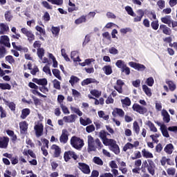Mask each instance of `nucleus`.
Listing matches in <instances>:
<instances>
[{
	"label": "nucleus",
	"mask_w": 177,
	"mask_h": 177,
	"mask_svg": "<svg viewBox=\"0 0 177 177\" xmlns=\"http://www.w3.org/2000/svg\"><path fill=\"white\" fill-rule=\"evenodd\" d=\"M146 168L152 176L156 175V163L151 159H147V160H144L142 164V167H136L132 169L133 174H139V171H142L144 174H146Z\"/></svg>",
	"instance_id": "1"
},
{
	"label": "nucleus",
	"mask_w": 177,
	"mask_h": 177,
	"mask_svg": "<svg viewBox=\"0 0 177 177\" xmlns=\"http://www.w3.org/2000/svg\"><path fill=\"white\" fill-rule=\"evenodd\" d=\"M103 147V144L99 138L93 139L92 136H88V153H92V151H96V149L101 150Z\"/></svg>",
	"instance_id": "2"
},
{
	"label": "nucleus",
	"mask_w": 177,
	"mask_h": 177,
	"mask_svg": "<svg viewBox=\"0 0 177 177\" xmlns=\"http://www.w3.org/2000/svg\"><path fill=\"white\" fill-rule=\"evenodd\" d=\"M71 145L76 150H81L85 143H84V140L74 136L71 138Z\"/></svg>",
	"instance_id": "3"
},
{
	"label": "nucleus",
	"mask_w": 177,
	"mask_h": 177,
	"mask_svg": "<svg viewBox=\"0 0 177 177\" xmlns=\"http://www.w3.org/2000/svg\"><path fill=\"white\" fill-rule=\"evenodd\" d=\"M104 146H109V150L116 155L120 154V147L117 145V141L110 138L107 142L104 144Z\"/></svg>",
	"instance_id": "4"
},
{
	"label": "nucleus",
	"mask_w": 177,
	"mask_h": 177,
	"mask_svg": "<svg viewBox=\"0 0 177 177\" xmlns=\"http://www.w3.org/2000/svg\"><path fill=\"white\" fill-rule=\"evenodd\" d=\"M74 160V161H76V162H78V158L79 156L77 155V153L73 151H66L64 153V160L65 162H68L70 160Z\"/></svg>",
	"instance_id": "5"
},
{
	"label": "nucleus",
	"mask_w": 177,
	"mask_h": 177,
	"mask_svg": "<svg viewBox=\"0 0 177 177\" xmlns=\"http://www.w3.org/2000/svg\"><path fill=\"white\" fill-rule=\"evenodd\" d=\"M21 32L28 38V41L30 43L32 42V41L35 39V35L32 33V30H28L27 28H21Z\"/></svg>",
	"instance_id": "6"
},
{
	"label": "nucleus",
	"mask_w": 177,
	"mask_h": 177,
	"mask_svg": "<svg viewBox=\"0 0 177 177\" xmlns=\"http://www.w3.org/2000/svg\"><path fill=\"white\" fill-rule=\"evenodd\" d=\"M132 109L133 111H136V113H138V114H146L147 113V108L140 105L139 104H134L132 106Z\"/></svg>",
	"instance_id": "7"
},
{
	"label": "nucleus",
	"mask_w": 177,
	"mask_h": 177,
	"mask_svg": "<svg viewBox=\"0 0 177 177\" xmlns=\"http://www.w3.org/2000/svg\"><path fill=\"white\" fill-rule=\"evenodd\" d=\"M77 168L85 175L91 174V167L86 163L78 162Z\"/></svg>",
	"instance_id": "8"
},
{
	"label": "nucleus",
	"mask_w": 177,
	"mask_h": 177,
	"mask_svg": "<svg viewBox=\"0 0 177 177\" xmlns=\"http://www.w3.org/2000/svg\"><path fill=\"white\" fill-rule=\"evenodd\" d=\"M129 66L135 70H138V71H145L146 70V66L145 65L133 62H129Z\"/></svg>",
	"instance_id": "9"
},
{
	"label": "nucleus",
	"mask_w": 177,
	"mask_h": 177,
	"mask_svg": "<svg viewBox=\"0 0 177 177\" xmlns=\"http://www.w3.org/2000/svg\"><path fill=\"white\" fill-rule=\"evenodd\" d=\"M34 129L35 131V135L37 138H39L44 135V124H35L34 127Z\"/></svg>",
	"instance_id": "10"
},
{
	"label": "nucleus",
	"mask_w": 177,
	"mask_h": 177,
	"mask_svg": "<svg viewBox=\"0 0 177 177\" xmlns=\"http://www.w3.org/2000/svg\"><path fill=\"white\" fill-rule=\"evenodd\" d=\"M59 142L66 144L68 142V131L64 129L62 130V135L59 137Z\"/></svg>",
	"instance_id": "11"
},
{
	"label": "nucleus",
	"mask_w": 177,
	"mask_h": 177,
	"mask_svg": "<svg viewBox=\"0 0 177 177\" xmlns=\"http://www.w3.org/2000/svg\"><path fill=\"white\" fill-rule=\"evenodd\" d=\"M0 44L4 45L6 48H10V39L8 35H3L0 37Z\"/></svg>",
	"instance_id": "12"
},
{
	"label": "nucleus",
	"mask_w": 177,
	"mask_h": 177,
	"mask_svg": "<svg viewBox=\"0 0 177 177\" xmlns=\"http://www.w3.org/2000/svg\"><path fill=\"white\" fill-rule=\"evenodd\" d=\"M9 138L6 136L0 137V149H8Z\"/></svg>",
	"instance_id": "13"
},
{
	"label": "nucleus",
	"mask_w": 177,
	"mask_h": 177,
	"mask_svg": "<svg viewBox=\"0 0 177 177\" xmlns=\"http://www.w3.org/2000/svg\"><path fill=\"white\" fill-rule=\"evenodd\" d=\"M136 13L138 15H136L133 18V22L139 23L140 21H142V19H143V17L145 16V11L142 9H139L137 10Z\"/></svg>",
	"instance_id": "14"
},
{
	"label": "nucleus",
	"mask_w": 177,
	"mask_h": 177,
	"mask_svg": "<svg viewBox=\"0 0 177 177\" xmlns=\"http://www.w3.org/2000/svg\"><path fill=\"white\" fill-rule=\"evenodd\" d=\"M51 149L54 150L53 157L55 158H59L62 154V148L57 145H53L51 146Z\"/></svg>",
	"instance_id": "15"
},
{
	"label": "nucleus",
	"mask_w": 177,
	"mask_h": 177,
	"mask_svg": "<svg viewBox=\"0 0 177 177\" xmlns=\"http://www.w3.org/2000/svg\"><path fill=\"white\" fill-rule=\"evenodd\" d=\"M32 81V82L37 84V85H41V86H46V85H48V80H46V78H33Z\"/></svg>",
	"instance_id": "16"
},
{
	"label": "nucleus",
	"mask_w": 177,
	"mask_h": 177,
	"mask_svg": "<svg viewBox=\"0 0 177 177\" xmlns=\"http://www.w3.org/2000/svg\"><path fill=\"white\" fill-rule=\"evenodd\" d=\"M159 28L165 35H171V34H172V30L167 26V25L161 24Z\"/></svg>",
	"instance_id": "17"
},
{
	"label": "nucleus",
	"mask_w": 177,
	"mask_h": 177,
	"mask_svg": "<svg viewBox=\"0 0 177 177\" xmlns=\"http://www.w3.org/2000/svg\"><path fill=\"white\" fill-rule=\"evenodd\" d=\"M19 129H20V133L22 134L26 133L27 130L28 129V124L26 121H23L19 122Z\"/></svg>",
	"instance_id": "18"
},
{
	"label": "nucleus",
	"mask_w": 177,
	"mask_h": 177,
	"mask_svg": "<svg viewBox=\"0 0 177 177\" xmlns=\"http://www.w3.org/2000/svg\"><path fill=\"white\" fill-rule=\"evenodd\" d=\"M77 117L78 116H77V115H70L68 116H64L63 118V120L66 123L75 122V120L77 118Z\"/></svg>",
	"instance_id": "19"
},
{
	"label": "nucleus",
	"mask_w": 177,
	"mask_h": 177,
	"mask_svg": "<svg viewBox=\"0 0 177 177\" xmlns=\"http://www.w3.org/2000/svg\"><path fill=\"white\" fill-rule=\"evenodd\" d=\"M162 116L163 117L162 120L164 122H166V124H168V122L171 121V116H169V113H168V111H167V110H162Z\"/></svg>",
	"instance_id": "20"
},
{
	"label": "nucleus",
	"mask_w": 177,
	"mask_h": 177,
	"mask_svg": "<svg viewBox=\"0 0 177 177\" xmlns=\"http://www.w3.org/2000/svg\"><path fill=\"white\" fill-rule=\"evenodd\" d=\"M165 82L167 85H168L169 89L171 92H174L176 89V84L174 81L167 79L165 80Z\"/></svg>",
	"instance_id": "21"
},
{
	"label": "nucleus",
	"mask_w": 177,
	"mask_h": 177,
	"mask_svg": "<svg viewBox=\"0 0 177 177\" xmlns=\"http://www.w3.org/2000/svg\"><path fill=\"white\" fill-rule=\"evenodd\" d=\"M30 113H31V111L28 108L22 109L20 118H21L22 120H26L27 117L30 115Z\"/></svg>",
	"instance_id": "22"
},
{
	"label": "nucleus",
	"mask_w": 177,
	"mask_h": 177,
	"mask_svg": "<svg viewBox=\"0 0 177 177\" xmlns=\"http://www.w3.org/2000/svg\"><path fill=\"white\" fill-rule=\"evenodd\" d=\"M162 136L165 138H169V133H168V130L167 129V125L161 124L160 128Z\"/></svg>",
	"instance_id": "23"
},
{
	"label": "nucleus",
	"mask_w": 177,
	"mask_h": 177,
	"mask_svg": "<svg viewBox=\"0 0 177 177\" xmlns=\"http://www.w3.org/2000/svg\"><path fill=\"white\" fill-rule=\"evenodd\" d=\"M96 79L86 78L82 82V86L89 85V84H96Z\"/></svg>",
	"instance_id": "24"
},
{
	"label": "nucleus",
	"mask_w": 177,
	"mask_h": 177,
	"mask_svg": "<svg viewBox=\"0 0 177 177\" xmlns=\"http://www.w3.org/2000/svg\"><path fill=\"white\" fill-rule=\"evenodd\" d=\"M162 23H164V24H167L169 27H171V15H166L165 17H163L160 19Z\"/></svg>",
	"instance_id": "25"
},
{
	"label": "nucleus",
	"mask_w": 177,
	"mask_h": 177,
	"mask_svg": "<svg viewBox=\"0 0 177 177\" xmlns=\"http://www.w3.org/2000/svg\"><path fill=\"white\" fill-rule=\"evenodd\" d=\"M164 151H165L167 154H171L174 153V145L171 143L167 144L164 148Z\"/></svg>",
	"instance_id": "26"
},
{
	"label": "nucleus",
	"mask_w": 177,
	"mask_h": 177,
	"mask_svg": "<svg viewBox=\"0 0 177 177\" xmlns=\"http://www.w3.org/2000/svg\"><path fill=\"white\" fill-rule=\"evenodd\" d=\"M8 31H9V26L3 23L0 24V34H1V35L6 34Z\"/></svg>",
	"instance_id": "27"
},
{
	"label": "nucleus",
	"mask_w": 177,
	"mask_h": 177,
	"mask_svg": "<svg viewBox=\"0 0 177 177\" xmlns=\"http://www.w3.org/2000/svg\"><path fill=\"white\" fill-rule=\"evenodd\" d=\"M102 70L106 75H110L113 74V68L110 65H106L102 68Z\"/></svg>",
	"instance_id": "28"
},
{
	"label": "nucleus",
	"mask_w": 177,
	"mask_h": 177,
	"mask_svg": "<svg viewBox=\"0 0 177 177\" xmlns=\"http://www.w3.org/2000/svg\"><path fill=\"white\" fill-rule=\"evenodd\" d=\"M80 122L81 125H83V127H86V125H89L92 123V120L89 118H86V120L82 118H80Z\"/></svg>",
	"instance_id": "29"
},
{
	"label": "nucleus",
	"mask_w": 177,
	"mask_h": 177,
	"mask_svg": "<svg viewBox=\"0 0 177 177\" xmlns=\"http://www.w3.org/2000/svg\"><path fill=\"white\" fill-rule=\"evenodd\" d=\"M142 155L144 158H153L154 157L153 153L149 151H147L146 149H143L142 150Z\"/></svg>",
	"instance_id": "30"
},
{
	"label": "nucleus",
	"mask_w": 177,
	"mask_h": 177,
	"mask_svg": "<svg viewBox=\"0 0 177 177\" xmlns=\"http://www.w3.org/2000/svg\"><path fill=\"white\" fill-rule=\"evenodd\" d=\"M100 138L102 139L103 145H104L106 142H107L110 138H107L106 137V131L101 130L100 132Z\"/></svg>",
	"instance_id": "31"
},
{
	"label": "nucleus",
	"mask_w": 177,
	"mask_h": 177,
	"mask_svg": "<svg viewBox=\"0 0 177 177\" xmlns=\"http://www.w3.org/2000/svg\"><path fill=\"white\" fill-rule=\"evenodd\" d=\"M82 23H86V15H82L75 21V24L77 25L82 24Z\"/></svg>",
	"instance_id": "32"
},
{
	"label": "nucleus",
	"mask_w": 177,
	"mask_h": 177,
	"mask_svg": "<svg viewBox=\"0 0 177 177\" xmlns=\"http://www.w3.org/2000/svg\"><path fill=\"white\" fill-rule=\"evenodd\" d=\"M113 115H115V114H118L119 117H124L125 115V112H124V110L122 109L116 108L115 109V111L112 113Z\"/></svg>",
	"instance_id": "33"
},
{
	"label": "nucleus",
	"mask_w": 177,
	"mask_h": 177,
	"mask_svg": "<svg viewBox=\"0 0 177 177\" xmlns=\"http://www.w3.org/2000/svg\"><path fill=\"white\" fill-rule=\"evenodd\" d=\"M169 161H171L169 158H167V157L163 156L160 160V164L162 167H165L166 164H167L168 165H174V164L169 163Z\"/></svg>",
	"instance_id": "34"
},
{
	"label": "nucleus",
	"mask_w": 177,
	"mask_h": 177,
	"mask_svg": "<svg viewBox=\"0 0 177 177\" xmlns=\"http://www.w3.org/2000/svg\"><path fill=\"white\" fill-rule=\"evenodd\" d=\"M142 91L145 92L147 96H149V97L151 96V89H150V88H149V86H147L146 84L142 85Z\"/></svg>",
	"instance_id": "35"
},
{
	"label": "nucleus",
	"mask_w": 177,
	"mask_h": 177,
	"mask_svg": "<svg viewBox=\"0 0 177 177\" xmlns=\"http://www.w3.org/2000/svg\"><path fill=\"white\" fill-rule=\"evenodd\" d=\"M52 72L55 78L62 81V76L60 75V71L59 69L54 68L52 70Z\"/></svg>",
	"instance_id": "36"
},
{
	"label": "nucleus",
	"mask_w": 177,
	"mask_h": 177,
	"mask_svg": "<svg viewBox=\"0 0 177 177\" xmlns=\"http://www.w3.org/2000/svg\"><path fill=\"white\" fill-rule=\"evenodd\" d=\"M125 10L129 15L130 16H132V17H135L136 16V14L133 12V10L132 9V7L131 6H126L125 7Z\"/></svg>",
	"instance_id": "37"
},
{
	"label": "nucleus",
	"mask_w": 177,
	"mask_h": 177,
	"mask_svg": "<svg viewBox=\"0 0 177 177\" xmlns=\"http://www.w3.org/2000/svg\"><path fill=\"white\" fill-rule=\"evenodd\" d=\"M37 56L40 60H42V58L45 56V50L44 48H37Z\"/></svg>",
	"instance_id": "38"
},
{
	"label": "nucleus",
	"mask_w": 177,
	"mask_h": 177,
	"mask_svg": "<svg viewBox=\"0 0 177 177\" xmlns=\"http://www.w3.org/2000/svg\"><path fill=\"white\" fill-rule=\"evenodd\" d=\"M69 82L71 83V84L73 86L75 85V84H77V82H80V79L77 76L72 75L71 77V80H69Z\"/></svg>",
	"instance_id": "39"
},
{
	"label": "nucleus",
	"mask_w": 177,
	"mask_h": 177,
	"mask_svg": "<svg viewBox=\"0 0 177 177\" xmlns=\"http://www.w3.org/2000/svg\"><path fill=\"white\" fill-rule=\"evenodd\" d=\"M151 27L153 30H155V31H156V30H158V27H160V24H158V19L153 21L151 23Z\"/></svg>",
	"instance_id": "40"
},
{
	"label": "nucleus",
	"mask_w": 177,
	"mask_h": 177,
	"mask_svg": "<svg viewBox=\"0 0 177 177\" xmlns=\"http://www.w3.org/2000/svg\"><path fill=\"white\" fill-rule=\"evenodd\" d=\"M0 89H3V91L8 89L10 91L12 89V86L8 83H0Z\"/></svg>",
	"instance_id": "41"
},
{
	"label": "nucleus",
	"mask_w": 177,
	"mask_h": 177,
	"mask_svg": "<svg viewBox=\"0 0 177 177\" xmlns=\"http://www.w3.org/2000/svg\"><path fill=\"white\" fill-rule=\"evenodd\" d=\"M4 17L6 21H12V19H13V16H12V12L10 11H6L4 14Z\"/></svg>",
	"instance_id": "42"
},
{
	"label": "nucleus",
	"mask_w": 177,
	"mask_h": 177,
	"mask_svg": "<svg viewBox=\"0 0 177 177\" xmlns=\"http://www.w3.org/2000/svg\"><path fill=\"white\" fill-rule=\"evenodd\" d=\"M147 125H148L151 132H157V127H156V126L153 122H151V121L149 120Z\"/></svg>",
	"instance_id": "43"
},
{
	"label": "nucleus",
	"mask_w": 177,
	"mask_h": 177,
	"mask_svg": "<svg viewBox=\"0 0 177 177\" xmlns=\"http://www.w3.org/2000/svg\"><path fill=\"white\" fill-rule=\"evenodd\" d=\"M115 66H117L118 68H121L122 70V68L125 67L127 65L124 61L119 59L116 62Z\"/></svg>",
	"instance_id": "44"
},
{
	"label": "nucleus",
	"mask_w": 177,
	"mask_h": 177,
	"mask_svg": "<svg viewBox=\"0 0 177 177\" xmlns=\"http://www.w3.org/2000/svg\"><path fill=\"white\" fill-rule=\"evenodd\" d=\"M121 103L123 106H131V99L129 97H126L124 99L121 100Z\"/></svg>",
	"instance_id": "45"
},
{
	"label": "nucleus",
	"mask_w": 177,
	"mask_h": 177,
	"mask_svg": "<svg viewBox=\"0 0 177 177\" xmlns=\"http://www.w3.org/2000/svg\"><path fill=\"white\" fill-rule=\"evenodd\" d=\"M121 73L122 74L124 73L125 74V75H129V74H131V68H129V67H128L127 65L125 66H124L122 69H121Z\"/></svg>",
	"instance_id": "46"
},
{
	"label": "nucleus",
	"mask_w": 177,
	"mask_h": 177,
	"mask_svg": "<svg viewBox=\"0 0 177 177\" xmlns=\"http://www.w3.org/2000/svg\"><path fill=\"white\" fill-rule=\"evenodd\" d=\"M48 2H50L52 5H57V6H62L63 5V0H47Z\"/></svg>",
	"instance_id": "47"
},
{
	"label": "nucleus",
	"mask_w": 177,
	"mask_h": 177,
	"mask_svg": "<svg viewBox=\"0 0 177 177\" xmlns=\"http://www.w3.org/2000/svg\"><path fill=\"white\" fill-rule=\"evenodd\" d=\"M93 162L97 165H103V160L97 156H95L93 158Z\"/></svg>",
	"instance_id": "48"
},
{
	"label": "nucleus",
	"mask_w": 177,
	"mask_h": 177,
	"mask_svg": "<svg viewBox=\"0 0 177 177\" xmlns=\"http://www.w3.org/2000/svg\"><path fill=\"white\" fill-rule=\"evenodd\" d=\"M133 149V144L131 142H127L123 147V151H127V150H132Z\"/></svg>",
	"instance_id": "49"
},
{
	"label": "nucleus",
	"mask_w": 177,
	"mask_h": 177,
	"mask_svg": "<svg viewBox=\"0 0 177 177\" xmlns=\"http://www.w3.org/2000/svg\"><path fill=\"white\" fill-rule=\"evenodd\" d=\"M157 6H158L159 9L162 10L165 8V1L164 0H158L156 3Z\"/></svg>",
	"instance_id": "50"
},
{
	"label": "nucleus",
	"mask_w": 177,
	"mask_h": 177,
	"mask_svg": "<svg viewBox=\"0 0 177 177\" xmlns=\"http://www.w3.org/2000/svg\"><path fill=\"white\" fill-rule=\"evenodd\" d=\"M71 110L73 111V113H75V114H77L79 117H82V111L80 110V109L76 108V107H71Z\"/></svg>",
	"instance_id": "51"
},
{
	"label": "nucleus",
	"mask_w": 177,
	"mask_h": 177,
	"mask_svg": "<svg viewBox=\"0 0 177 177\" xmlns=\"http://www.w3.org/2000/svg\"><path fill=\"white\" fill-rule=\"evenodd\" d=\"M53 87L55 89H57L58 91H60V89H61L60 82H59V80H57V79H55L53 81Z\"/></svg>",
	"instance_id": "52"
},
{
	"label": "nucleus",
	"mask_w": 177,
	"mask_h": 177,
	"mask_svg": "<svg viewBox=\"0 0 177 177\" xmlns=\"http://www.w3.org/2000/svg\"><path fill=\"white\" fill-rule=\"evenodd\" d=\"M5 55H6V48L3 46H0V59L5 57Z\"/></svg>",
	"instance_id": "53"
},
{
	"label": "nucleus",
	"mask_w": 177,
	"mask_h": 177,
	"mask_svg": "<svg viewBox=\"0 0 177 177\" xmlns=\"http://www.w3.org/2000/svg\"><path fill=\"white\" fill-rule=\"evenodd\" d=\"M51 31H52V33L56 37L59 35V32H60V28L53 26L51 28Z\"/></svg>",
	"instance_id": "54"
},
{
	"label": "nucleus",
	"mask_w": 177,
	"mask_h": 177,
	"mask_svg": "<svg viewBox=\"0 0 177 177\" xmlns=\"http://www.w3.org/2000/svg\"><path fill=\"white\" fill-rule=\"evenodd\" d=\"M133 131H135L136 133H137V135H138V133L140 131V127H139V124H138V122H133Z\"/></svg>",
	"instance_id": "55"
},
{
	"label": "nucleus",
	"mask_w": 177,
	"mask_h": 177,
	"mask_svg": "<svg viewBox=\"0 0 177 177\" xmlns=\"http://www.w3.org/2000/svg\"><path fill=\"white\" fill-rule=\"evenodd\" d=\"M61 54L62 56H63L64 59L66 60V62H70V58L68 57V55H67V53H66V49L62 48L61 50Z\"/></svg>",
	"instance_id": "56"
},
{
	"label": "nucleus",
	"mask_w": 177,
	"mask_h": 177,
	"mask_svg": "<svg viewBox=\"0 0 177 177\" xmlns=\"http://www.w3.org/2000/svg\"><path fill=\"white\" fill-rule=\"evenodd\" d=\"M7 106L11 110V111H16V104L15 102H7Z\"/></svg>",
	"instance_id": "57"
},
{
	"label": "nucleus",
	"mask_w": 177,
	"mask_h": 177,
	"mask_svg": "<svg viewBox=\"0 0 177 177\" xmlns=\"http://www.w3.org/2000/svg\"><path fill=\"white\" fill-rule=\"evenodd\" d=\"M41 5L46 9H49L50 10H52V9H53L52 6L50 4H49V3H48V1H42Z\"/></svg>",
	"instance_id": "58"
},
{
	"label": "nucleus",
	"mask_w": 177,
	"mask_h": 177,
	"mask_svg": "<svg viewBox=\"0 0 177 177\" xmlns=\"http://www.w3.org/2000/svg\"><path fill=\"white\" fill-rule=\"evenodd\" d=\"M146 84L148 86H153L154 84V79L152 77H148L147 79Z\"/></svg>",
	"instance_id": "59"
},
{
	"label": "nucleus",
	"mask_w": 177,
	"mask_h": 177,
	"mask_svg": "<svg viewBox=\"0 0 177 177\" xmlns=\"http://www.w3.org/2000/svg\"><path fill=\"white\" fill-rule=\"evenodd\" d=\"M131 160H138V158H142V153L138 151L134 153V156L131 157Z\"/></svg>",
	"instance_id": "60"
},
{
	"label": "nucleus",
	"mask_w": 177,
	"mask_h": 177,
	"mask_svg": "<svg viewBox=\"0 0 177 177\" xmlns=\"http://www.w3.org/2000/svg\"><path fill=\"white\" fill-rule=\"evenodd\" d=\"M95 131V126L93 124L88 125L86 127V131L88 133H91V132H94Z\"/></svg>",
	"instance_id": "61"
},
{
	"label": "nucleus",
	"mask_w": 177,
	"mask_h": 177,
	"mask_svg": "<svg viewBox=\"0 0 177 177\" xmlns=\"http://www.w3.org/2000/svg\"><path fill=\"white\" fill-rule=\"evenodd\" d=\"M44 73H46V74H49L50 76H52V72L50 71V68L48 66V65H46L43 68Z\"/></svg>",
	"instance_id": "62"
},
{
	"label": "nucleus",
	"mask_w": 177,
	"mask_h": 177,
	"mask_svg": "<svg viewBox=\"0 0 177 177\" xmlns=\"http://www.w3.org/2000/svg\"><path fill=\"white\" fill-rule=\"evenodd\" d=\"M6 62H8L10 64H13L15 63V58H13V56L12 55H8L6 57Z\"/></svg>",
	"instance_id": "63"
},
{
	"label": "nucleus",
	"mask_w": 177,
	"mask_h": 177,
	"mask_svg": "<svg viewBox=\"0 0 177 177\" xmlns=\"http://www.w3.org/2000/svg\"><path fill=\"white\" fill-rule=\"evenodd\" d=\"M43 20L44 21H49L50 20V15H49V12H44V15H43Z\"/></svg>",
	"instance_id": "64"
}]
</instances>
